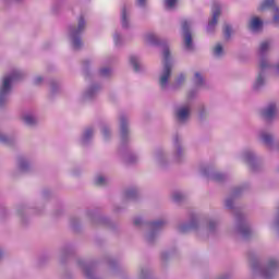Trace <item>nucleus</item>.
<instances>
[{
    "instance_id": "obj_37",
    "label": "nucleus",
    "mask_w": 279,
    "mask_h": 279,
    "mask_svg": "<svg viewBox=\"0 0 279 279\" xmlns=\"http://www.w3.org/2000/svg\"><path fill=\"white\" fill-rule=\"evenodd\" d=\"M215 228V222H209V230H213Z\"/></svg>"
},
{
    "instance_id": "obj_22",
    "label": "nucleus",
    "mask_w": 279,
    "mask_h": 279,
    "mask_svg": "<svg viewBox=\"0 0 279 279\" xmlns=\"http://www.w3.org/2000/svg\"><path fill=\"white\" fill-rule=\"evenodd\" d=\"M223 34L226 38H230V35L232 34V27L230 25H226L223 28Z\"/></svg>"
},
{
    "instance_id": "obj_16",
    "label": "nucleus",
    "mask_w": 279,
    "mask_h": 279,
    "mask_svg": "<svg viewBox=\"0 0 279 279\" xmlns=\"http://www.w3.org/2000/svg\"><path fill=\"white\" fill-rule=\"evenodd\" d=\"M146 40H147L148 43H153V45L158 44V38H157L156 35H154V34L147 35V36H146Z\"/></svg>"
},
{
    "instance_id": "obj_24",
    "label": "nucleus",
    "mask_w": 279,
    "mask_h": 279,
    "mask_svg": "<svg viewBox=\"0 0 279 279\" xmlns=\"http://www.w3.org/2000/svg\"><path fill=\"white\" fill-rule=\"evenodd\" d=\"M100 75L102 77H108V75H110V69H108V68L101 69L100 70Z\"/></svg>"
},
{
    "instance_id": "obj_30",
    "label": "nucleus",
    "mask_w": 279,
    "mask_h": 279,
    "mask_svg": "<svg viewBox=\"0 0 279 279\" xmlns=\"http://www.w3.org/2000/svg\"><path fill=\"white\" fill-rule=\"evenodd\" d=\"M260 70L267 69V61H262L259 64Z\"/></svg>"
},
{
    "instance_id": "obj_17",
    "label": "nucleus",
    "mask_w": 279,
    "mask_h": 279,
    "mask_svg": "<svg viewBox=\"0 0 279 279\" xmlns=\"http://www.w3.org/2000/svg\"><path fill=\"white\" fill-rule=\"evenodd\" d=\"M204 83V78L202 77V74H199V72L195 73V84L197 86H201V84Z\"/></svg>"
},
{
    "instance_id": "obj_12",
    "label": "nucleus",
    "mask_w": 279,
    "mask_h": 279,
    "mask_svg": "<svg viewBox=\"0 0 279 279\" xmlns=\"http://www.w3.org/2000/svg\"><path fill=\"white\" fill-rule=\"evenodd\" d=\"M130 62H131L132 66L134 68V71H140L141 70V68L138 66V58L131 57Z\"/></svg>"
},
{
    "instance_id": "obj_13",
    "label": "nucleus",
    "mask_w": 279,
    "mask_h": 279,
    "mask_svg": "<svg viewBox=\"0 0 279 279\" xmlns=\"http://www.w3.org/2000/svg\"><path fill=\"white\" fill-rule=\"evenodd\" d=\"M262 140L265 143V145H271V141H274V137L269 134H262Z\"/></svg>"
},
{
    "instance_id": "obj_28",
    "label": "nucleus",
    "mask_w": 279,
    "mask_h": 279,
    "mask_svg": "<svg viewBox=\"0 0 279 279\" xmlns=\"http://www.w3.org/2000/svg\"><path fill=\"white\" fill-rule=\"evenodd\" d=\"M90 136H93V130H92V129H88V130L85 132V138H90Z\"/></svg>"
},
{
    "instance_id": "obj_20",
    "label": "nucleus",
    "mask_w": 279,
    "mask_h": 279,
    "mask_svg": "<svg viewBox=\"0 0 279 279\" xmlns=\"http://www.w3.org/2000/svg\"><path fill=\"white\" fill-rule=\"evenodd\" d=\"M267 49H269V41L262 43L259 46L260 53H265V51H267Z\"/></svg>"
},
{
    "instance_id": "obj_7",
    "label": "nucleus",
    "mask_w": 279,
    "mask_h": 279,
    "mask_svg": "<svg viewBox=\"0 0 279 279\" xmlns=\"http://www.w3.org/2000/svg\"><path fill=\"white\" fill-rule=\"evenodd\" d=\"M189 114H191V110L189 109V107H182L178 110L177 118L180 121H186V119H189Z\"/></svg>"
},
{
    "instance_id": "obj_40",
    "label": "nucleus",
    "mask_w": 279,
    "mask_h": 279,
    "mask_svg": "<svg viewBox=\"0 0 279 279\" xmlns=\"http://www.w3.org/2000/svg\"><path fill=\"white\" fill-rule=\"evenodd\" d=\"M1 256H3V253L0 252V258H1Z\"/></svg>"
},
{
    "instance_id": "obj_18",
    "label": "nucleus",
    "mask_w": 279,
    "mask_h": 279,
    "mask_svg": "<svg viewBox=\"0 0 279 279\" xmlns=\"http://www.w3.org/2000/svg\"><path fill=\"white\" fill-rule=\"evenodd\" d=\"M96 186H105L106 179L104 177H97L95 181Z\"/></svg>"
},
{
    "instance_id": "obj_35",
    "label": "nucleus",
    "mask_w": 279,
    "mask_h": 279,
    "mask_svg": "<svg viewBox=\"0 0 279 279\" xmlns=\"http://www.w3.org/2000/svg\"><path fill=\"white\" fill-rule=\"evenodd\" d=\"M145 1H146V0H137V3H138V5H142V7H143V5H145Z\"/></svg>"
},
{
    "instance_id": "obj_31",
    "label": "nucleus",
    "mask_w": 279,
    "mask_h": 279,
    "mask_svg": "<svg viewBox=\"0 0 279 279\" xmlns=\"http://www.w3.org/2000/svg\"><path fill=\"white\" fill-rule=\"evenodd\" d=\"M182 82H184V75H183V74H181V75L178 77V80H177V83H178V84H182Z\"/></svg>"
},
{
    "instance_id": "obj_6",
    "label": "nucleus",
    "mask_w": 279,
    "mask_h": 279,
    "mask_svg": "<svg viewBox=\"0 0 279 279\" xmlns=\"http://www.w3.org/2000/svg\"><path fill=\"white\" fill-rule=\"evenodd\" d=\"M278 112V110L276 109V105L275 104H270L263 112V117L264 119H266L267 121H269L270 119H274V117H276V113Z\"/></svg>"
},
{
    "instance_id": "obj_23",
    "label": "nucleus",
    "mask_w": 279,
    "mask_h": 279,
    "mask_svg": "<svg viewBox=\"0 0 279 279\" xmlns=\"http://www.w3.org/2000/svg\"><path fill=\"white\" fill-rule=\"evenodd\" d=\"M178 3V0H166V8L171 9Z\"/></svg>"
},
{
    "instance_id": "obj_1",
    "label": "nucleus",
    "mask_w": 279,
    "mask_h": 279,
    "mask_svg": "<svg viewBox=\"0 0 279 279\" xmlns=\"http://www.w3.org/2000/svg\"><path fill=\"white\" fill-rule=\"evenodd\" d=\"M169 58H171V52L168 50V48H166L163 50V73L159 81L161 88L167 87L169 77H171V63L169 62Z\"/></svg>"
},
{
    "instance_id": "obj_3",
    "label": "nucleus",
    "mask_w": 279,
    "mask_h": 279,
    "mask_svg": "<svg viewBox=\"0 0 279 279\" xmlns=\"http://www.w3.org/2000/svg\"><path fill=\"white\" fill-rule=\"evenodd\" d=\"M86 27V22L84 21V17H80L78 20V26L77 27H71L70 28V35L73 37V48L80 49L82 47V39L77 38L82 32H84V28Z\"/></svg>"
},
{
    "instance_id": "obj_32",
    "label": "nucleus",
    "mask_w": 279,
    "mask_h": 279,
    "mask_svg": "<svg viewBox=\"0 0 279 279\" xmlns=\"http://www.w3.org/2000/svg\"><path fill=\"white\" fill-rule=\"evenodd\" d=\"M113 40H114L116 45H119V40H121V36L114 35Z\"/></svg>"
},
{
    "instance_id": "obj_5",
    "label": "nucleus",
    "mask_w": 279,
    "mask_h": 279,
    "mask_svg": "<svg viewBox=\"0 0 279 279\" xmlns=\"http://www.w3.org/2000/svg\"><path fill=\"white\" fill-rule=\"evenodd\" d=\"M211 12H213V19L208 23V26H207L208 32H213L215 29V25H217V22L219 21V16H221V8L215 4L211 9Z\"/></svg>"
},
{
    "instance_id": "obj_21",
    "label": "nucleus",
    "mask_w": 279,
    "mask_h": 279,
    "mask_svg": "<svg viewBox=\"0 0 279 279\" xmlns=\"http://www.w3.org/2000/svg\"><path fill=\"white\" fill-rule=\"evenodd\" d=\"M162 226H165V221L162 220L151 222V228H154V230H158V228H162Z\"/></svg>"
},
{
    "instance_id": "obj_33",
    "label": "nucleus",
    "mask_w": 279,
    "mask_h": 279,
    "mask_svg": "<svg viewBox=\"0 0 279 279\" xmlns=\"http://www.w3.org/2000/svg\"><path fill=\"white\" fill-rule=\"evenodd\" d=\"M226 206H227V208H232V201L228 199L226 202Z\"/></svg>"
},
{
    "instance_id": "obj_26",
    "label": "nucleus",
    "mask_w": 279,
    "mask_h": 279,
    "mask_svg": "<svg viewBox=\"0 0 279 279\" xmlns=\"http://www.w3.org/2000/svg\"><path fill=\"white\" fill-rule=\"evenodd\" d=\"M274 23H279V9L275 8Z\"/></svg>"
},
{
    "instance_id": "obj_36",
    "label": "nucleus",
    "mask_w": 279,
    "mask_h": 279,
    "mask_svg": "<svg viewBox=\"0 0 279 279\" xmlns=\"http://www.w3.org/2000/svg\"><path fill=\"white\" fill-rule=\"evenodd\" d=\"M134 223H135V226H141V219H135Z\"/></svg>"
},
{
    "instance_id": "obj_41",
    "label": "nucleus",
    "mask_w": 279,
    "mask_h": 279,
    "mask_svg": "<svg viewBox=\"0 0 279 279\" xmlns=\"http://www.w3.org/2000/svg\"><path fill=\"white\" fill-rule=\"evenodd\" d=\"M1 141H5V138L2 137Z\"/></svg>"
},
{
    "instance_id": "obj_15",
    "label": "nucleus",
    "mask_w": 279,
    "mask_h": 279,
    "mask_svg": "<svg viewBox=\"0 0 279 279\" xmlns=\"http://www.w3.org/2000/svg\"><path fill=\"white\" fill-rule=\"evenodd\" d=\"M221 53H223V47L221 46V44H217L214 48V54L221 56Z\"/></svg>"
},
{
    "instance_id": "obj_11",
    "label": "nucleus",
    "mask_w": 279,
    "mask_h": 279,
    "mask_svg": "<svg viewBox=\"0 0 279 279\" xmlns=\"http://www.w3.org/2000/svg\"><path fill=\"white\" fill-rule=\"evenodd\" d=\"M263 84H265V78H263V74H259L257 76V80H256L255 84H254L255 90H257V88H260V86H263Z\"/></svg>"
},
{
    "instance_id": "obj_39",
    "label": "nucleus",
    "mask_w": 279,
    "mask_h": 279,
    "mask_svg": "<svg viewBox=\"0 0 279 279\" xmlns=\"http://www.w3.org/2000/svg\"><path fill=\"white\" fill-rule=\"evenodd\" d=\"M132 193L134 192H126V197H132Z\"/></svg>"
},
{
    "instance_id": "obj_4",
    "label": "nucleus",
    "mask_w": 279,
    "mask_h": 279,
    "mask_svg": "<svg viewBox=\"0 0 279 279\" xmlns=\"http://www.w3.org/2000/svg\"><path fill=\"white\" fill-rule=\"evenodd\" d=\"M189 27H191V24L189 23V21H183L182 29L184 32L185 47L187 49H193V36L191 35V31H189Z\"/></svg>"
},
{
    "instance_id": "obj_25",
    "label": "nucleus",
    "mask_w": 279,
    "mask_h": 279,
    "mask_svg": "<svg viewBox=\"0 0 279 279\" xmlns=\"http://www.w3.org/2000/svg\"><path fill=\"white\" fill-rule=\"evenodd\" d=\"M278 265V262L275 259H270L268 263V269H276V266Z\"/></svg>"
},
{
    "instance_id": "obj_9",
    "label": "nucleus",
    "mask_w": 279,
    "mask_h": 279,
    "mask_svg": "<svg viewBox=\"0 0 279 279\" xmlns=\"http://www.w3.org/2000/svg\"><path fill=\"white\" fill-rule=\"evenodd\" d=\"M269 8H276L274 0H264L259 7V10H267Z\"/></svg>"
},
{
    "instance_id": "obj_2",
    "label": "nucleus",
    "mask_w": 279,
    "mask_h": 279,
    "mask_svg": "<svg viewBox=\"0 0 279 279\" xmlns=\"http://www.w3.org/2000/svg\"><path fill=\"white\" fill-rule=\"evenodd\" d=\"M21 73L20 72H13L10 76H5L3 78L2 86L0 88V106L3 104V97H5L10 93L11 84L12 82L20 80Z\"/></svg>"
},
{
    "instance_id": "obj_29",
    "label": "nucleus",
    "mask_w": 279,
    "mask_h": 279,
    "mask_svg": "<svg viewBox=\"0 0 279 279\" xmlns=\"http://www.w3.org/2000/svg\"><path fill=\"white\" fill-rule=\"evenodd\" d=\"M241 232H242L243 236H247L250 234V229L248 228H243L241 230Z\"/></svg>"
},
{
    "instance_id": "obj_10",
    "label": "nucleus",
    "mask_w": 279,
    "mask_h": 279,
    "mask_svg": "<svg viewBox=\"0 0 279 279\" xmlns=\"http://www.w3.org/2000/svg\"><path fill=\"white\" fill-rule=\"evenodd\" d=\"M121 134L125 136L128 134V121L125 118H121Z\"/></svg>"
},
{
    "instance_id": "obj_34",
    "label": "nucleus",
    "mask_w": 279,
    "mask_h": 279,
    "mask_svg": "<svg viewBox=\"0 0 279 279\" xmlns=\"http://www.w3.org/2000/svg\"><path fill=\"white\" fill-rule=\"evenodd\" d=\"M40 82H43V77L38 76L35 78V84H40Z\"/></svg>"
},
{
    "instance_id": "obj_27",
    "label": "nucleus",
    "mask_w": 279,
    "mask_h": 279,
    "mask_svg": "<svg viewBox=\"0 0 279 279\" xmlns=\"http://www.w3.org/2000/svg\"><path fill=\"white\" fill-rule=\"evenodd\" d=\"M173 199H174V202H180V201L182 199V194L175 193V194L173 195Z\"/></svg>"
},
{
    "instance_id": "obj_14",
    "label": "nucleus",
    "mask_w": 279,
    "mask_h": 279,
    "mask_svg": "<svg viewBox=\"0 0 279 279\" xmlns=\"http://www.w3.org/2000/svg\"><path fill=\"white\" fill-rule=\"evenodd\" d=\"M23 119L26 125H34V123H36V119L32 116H26Z\"/></svg>"
},
{
    "instance_id": "obj_19",
    "label": "nucleus",
    "mask_w": 279,
    "mask_h": 279,
    "mask_svg": "<svg viewBox=\"0 0 279 279\" xmlns=\"http://www.w3.org/2000/svg\"><path fill=\"white\" fill-rule=\"evenodd\" d=\"M122 26L128 27V13L125 9L122 10Z\"/></svg>"
},
{
    "instance_id": "obj_8",
    "label": "nucleus",
    "mask_w": 279,
    "mask_h": 279,
    "mask_svg": "<svg viewBox=\"0 0 279 279\" xmlns=\"http://www.w3.org/2000/svg\"><path fill=\"white\" fill-rule=\"evenodd\" d=\"M263 27V21L258 17H253L250 23V29L253 32H258Z\"/></svg>"
},
{
    "instance_id": "obj_38",
    "label": "nucleus",
    "mask_w": 279,
    "mask_h": 279,
    "mask_svg": "<svg viewBox=\"0 0 279 279\" xmlns=\"http://www.w3.org/2000/svg\"><path fill=\"white\" fill-rule=\"evenodd\" d=\"M215 180H221V174H217L216 177H215Z\"/></svg>"
}]
</instances>
